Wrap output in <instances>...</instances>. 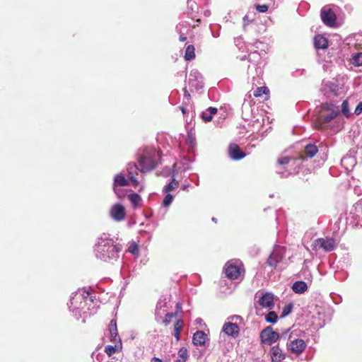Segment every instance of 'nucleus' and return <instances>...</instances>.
<instances>
[{
  "label": "nucleus",
  "mask_w": 362,
  "mask_h": 362,
  "mask_svg": "<svg viewBox=\"0 0 362 362\" xmlns=\"http://www.w3.org/2000/svg\"><path fill=\"white\" fill-rule=\"evenodd\" d=\"M110 214L115 221H121L126 216L125 209L122 204H116L111 207Z\"/></svg>",
  "instance_id": "8"
},
{
  "label": "nucleus",
  "mask_w": 362,
  "mask_h": 362,
  "mask_svg": "<svg viewBox=\"0 0 362 362\" xmlns=\"http://www.w3.org/2000/svg\"><path fill=\"white\" fill-rule=\"evenodd\" d=\"M195 48L193 45H189L187 47L185 53V59L187 61H190L195 58Z\"/></svg>",
  "instance_id": "22"
},
{
  "label": "nucleus",
  "mask_w": 362,
  "mask_h": 362,
  "mask_svg": "<svg viewBox=\"0 0 362 362\" xmlns=\"http://www.w3.org/2000/svg\"><path fill=\"white\" fill-rule=\"evenodd\" d=\"M283 259V255L281 250H272L271 255L267 259V264L272 269H275L277 264Z\"/></svg>",
  "instance_id": "11"
},
{
  "label": "nucleus",
  "mask_w": 362,
  "mask_h": 362,
  "mask_svg": "<svg viewBox=\"0 0 362 362\" xmlns=\"http://www.w3.org/2000/svg\"><path fill=\"white\" fill-rule=\"evenodd\" d=\"M114 242L112 239H109L107 238H101L100 240L98 243V246L100 247H111L115 246L113 245ZM116 249V248H114Z\"/></svg>",
  "instance_id": "24"
},
{
  "label": "nucleus",
  "mask_w": 362,
  "mask_h": 362,
  "mask_svg": "<svg viewBox=\"0 0 362 362\" xmlns=\"http://www.w3.org/2000/svg\"><path fill=\"white\" fill-rule=\"evenodd\" d=\"M117 251L118 250H102L100 252L99 257L103 261L107 262L110 260V254H111L113 257H118Z\"/></svg>",
  "instance_id": "19"
},
{
  "label": "nucleus",
  "mask_w": 362,
  "mask_h": 362,
  "mask_svg": "<svg viewBox=\"0 0 362 362\" xmlns=\"http://www.w3.org/2000/svg\"><path fill=\"white\" fill-rule=\"evenodd\" d=\"M128 199H129V201L134 204V206H137L139 204V203L141 202V197L137 194H135V193H133V194H130L129 196H128Z\"/></svg>",
  "instance_id": "29"
},
{
  "label": "nucleus",
  "mask_w": 362,
  "mask_h": 362,
  "mask_svg": "<svg viewBox=\"0 0 362 362\" xmlns=\"http://www.w3.org/2000/svg\"><path fill=\"white\" fill-rule=\"evenodd\" d=\"M278 315L274 311H269L265 316V320L268 323H275L277 322Z\"/></svg>",
  "instance_id": "28"
},
{
  "label": "nucleus",
  "mask_w": 362,
  "mask_h": 362,
  "mask_svg": "<svg viewBox=\"0 0 362 362\" xmlns=\"http://www.w3.org/2000/svg\"><path fill=\"white\" fill-rule=\"evenodd\" d=\"M179 40H180L181 42H184V41H185V40H187V37H185V36H182V35H180V36Z\"/></svg>",
  "instance_id": "48"
},
{
  "label": "nucleus",
  "mask_w": 362,
  "mask_h": 362,
  "mask_svg": "<svg viewBox=\"0 0 362 362\" xmlns=\"http://www.w3.org/2000/svg\"><path fill=\"white\" fill-rule=\"evenodd\" d=\"M114 185L124 187L128 185V182L122 174L117 175L114 179Z\"/></svg>",
  "instance_id": "23"
},
{
  "label": "nucleus",
  "mask_w": 362,
  "mask_h": 362,
  "mask_svg": "<svg viewBox=\"0 0 362 362\" xmlns=\"http://www.w3.org/2000/svg\"><path fill=\"white\" fill-rule=\"evenodd\" d=\"M116 257H113L111 254H110V259H115Z\"/></svg>",
  "instance_id": "52"
},
{
  "label": "nucleus",
  "mask_w": 362,
  "mask_h": 362,
  "mask_svg": "<svg viewBox=\"0 0 362 362\" xmlns=\"http://www.w3.org/2000/svg\"><path fill=\"white\" fill-rule=\"evenodd\" d=\"M280 334L279 339L284 340H293L292 339V333L290 332V329H288L285 331H283Z\"/></svg>",
  "instance_id": "34"
},
{
  "label": "nucleus",
  "mask_w": 362,
  "mask_h": 362,
  "mask_svg": "<svg viewBox=\"0 0 362 362\" xmlns=\"http://www.w3.org/2000/svg\"><path fill=\"white\" fill-rule=\"evenodd\" d=\"M341 112L346 117H349L351 112L349 108V103L347 100L343 101L341 104Z\"/></svg>",
  "instance_id": "31"
},
{
  "label": "nucleus",
  "mask_w": 362,
  "mask_h": 362,
  "mask_svg": "<svg viewBox=\"0 0 362 362\" xmlns=\"http://www.w3.org/2000/svg\"><path fill=\"white\" fill-rule=\"evenodd\" d=\"M239 318H241L240 316L238 315H234L231 317L232 320H234V319H239Z\"/></svg>",
  "instance_id": "50"
},
{
  "label": "nucleus",
  "mask_w": 362,
  "mask_h": 362,
  "mask_svg": "<svg viewBox=\"0 0 362 362\" xmlns=\"http://www.w3.org/2000/svg\"><path fill=\"white\" fill-rule=\"evenodd\" d=\"M179 185L178 181H177L175 178L172 179V181L165 187V191L166 192L173 190L177 188Z\"/></svg>",
  "instance_id": "32"
},
{
  "label": "nucleus",
  "mask_w": 362,
  "mask_h": 362,
  "mask_svg": "<svg viewBox=\"0 0 362 362\" xmlns=\"http://www.w3.org/2000/svg\"><path fill=\"white\" fill-rule=\"evenodd\" d=\"M262 344L272 345L280 338V334L274 331L271 326L264 328L259 334Z\"/></svg>",
  "instance_id": "1"
},
{
  "label": "nucleus",
  "mask_w": 362,
  "mask_h": 362,
  "mask_svg": "<svg viewBox=\"0 0 362 362\" xmlns=\"http://www.w3.org/2000/svg\"><path fill=\"white\" fill-rule=\"evenodd\" d=\"M255 8L259 13H266L269 9V6L266 4H255Z\"/></svg>",
  "instance_id": "37"
},
{
  "label": "nucleus",
  "mask_w": 362,
  "mask_h": 362,
  "mask_svg": "<svg viewBox=\"0 0 362 362\" xmlns=\"http://www.w3.org/2000/svg\"><path fill=\"white\" fill-rule=\"evenodd\" d=\"M334 107V105L332 103H325L322 104V108L327 111H330L331 112L332 110H336Z\"/></svg>",
  "instance_id": "40"
},
{
  "label": "nucleus",
  "mask_w": 362,
  "mask_h": 362,
  "mask_svg": "<svg viewBox=\"0 0 362 362\" xmlns=\"http://www.w3.org/2000/svg\"><path fill=\"white\" fill-rule=\"evenodd\" d=\"M339 115V112L337 109L336 110H332V112H330L329 115H322V120L325 123H328L330 121H332L333 119L336 118Z\"/></svg>",
  "instance_id": "25"
},
{
  "label": "nucleus",
  "mask_w": 362,
  "mask_h": 362,
  "mask_svg": "<svg viewBox=\"0 0 362 362\" xmlns=\"http://www.w3.org/2000/svg\"><path fill=\"white\" fill-rule=\"evenodd\" d=\"M224 272L226 277L231 280L238 279L240 275V268L231 261H228L226 263Z\"/></svg>",
  "instance_id": "5"
},
{
  "label": "nucleus",
  "mask_w": 362,
  "mask_h": 362,
  "mask_svg": "<svg viewBox=\"0 0 362 362\" xmlns=\"http://www.w3.org/2000/svg\"><path fill=\"white\" fill-rule=\"evenodd\" d=\"M263 94H264V95L269 94V90L266 86L259 87L253 93V95L255 98L261 97Z\"/></svg>",
  "instance_id": "27"
},
{
  "label": "nucleus",
  "mask_w": 362,
  "mask_h": 362,
  "mask_svg": "<svg viewBox=\"0 0 362 362\" xmlns=\"http://www.w3.org/2000/svg\"><path fill=\"white\" fill-rule=\"evenodd\" d=\"M274 294L266 292L259 298L257 303L261 308L272 310L274 307Z\"/></svg>",
  "instance_id": "7"
},
{
  "label": "nucleus",
  "mask_w": 362,
  "mask_h": 362,
  "mask_svg": "<svg viewBox=\"0 0 362 362\" xmlns=\"http://www.w3.org/2000/svg\"><path fill=\"white\" fill-rule=\"evenodd\" d=\"M110 337H117V320L115 319H112L109 324L108 327Z\"/></svg>",
  "instance_id": "26"
},
{
  "label": "nucleus",
  "mask_w": 362,
  "mask_h": 362,
  "mask_svg": "<svg viewBox=\"0 0 362 362\" xmlns=\"http://www.w3.org/2000/svg\"><path fill=\"white\" fill-rule=\"evenodd\" d=\"M207 338L206 334L203 331H197L192 338V342L195 346H203Z\"/></svg>",
  "instance_id": "15"
},
{
  "label": "nucleus",
  "mask_w": 362,
  "mask_h": 362,
  "mask_svg": "<svg viewBox=\"0 0 362 362\" xmlns=\"http://www.w3.org/2000/svg\"><path fill=\"white\" fill-rule=\"evenodd\" d=\"M122 349V341L121 339H119V344H115V346L108 345L105 346V351L108 356H111L115 353L120 351Z\"/></svg>",
  "instance_id": "18"
},
{
  "label": "nucleus",
  "mask_w": 362,
  "mask_h": 362,
  "mask_svg": "<svg viewBox=\"0 0 362 362\" xmlns=\"http://www.w3.org/2000/svg\"><path fill=\"white\" fill-rule=\"evenodd\" d=\"M139 170L146 173L152 170L156 167V162L151 156H141L138 160Z\"/></svg>",
  "instance_id": "2"
},
{
  "label": "nucleus",
  "mask_w": 362,
  "mask_h": 362,
  "mask_svg": "<svg viewBox=\"0 0 362 362\" xmlns=\"http://www.w3.org/2000/svg\"><path fill=\"white\" fill-rule=\"evenodd\" d=\"M292 308H293V305L291 303H289V304L285 305L283 308V310H282V313L281 315V317L283 318V317H285L286 316H287L288 315H289L292 310Z\"/></svg>",
  "instance_id": "35"
},
{
  "label": "nucleus",
  "mask_w": 362,
  "mask_h": 362,
  "mask_svg": "<svg viewBox=\"0 0 362 362\" xmlns=\"http://www.w3.org/2000/svg\"><path fill=\"white\" fill-rule=\"evenodd\" d=\"M293 160H295V159L293 158H292V157L284 156V157H282V158H279L277 160V164H279L280 165H284H284H288Z\"/></svg>",
  "instance_id": "33"
},
{
  "label": "nucleus",
  "mask_w": 362,
  "mask_h": 362,
  "mask_svg": "<svg viewBox=\"0 0 362 362\" xmlns=\"http://www.w3.org/2000/svg\"><path fill=\"white\" fill-rule=\"evenodd\" d=\"M151 362H163V361L157 357H153L151 360Z\"/></svg>",
  "instance_id": "45"
},
{
  "label": "nucleus",
  "mask_w": 362,
  "mask_h": 362,
  "mask_svg": "<svg viewBox=\"0 0 362 362\" xmlns=\"http://www.w3.org/2000/svg\"><path fill=\"white\" fill-rule=\"evenodd\" d=\"M173 199V196L170 194H167L165 195V197H164V199L163 202V206H167L170 205L171 204Z\"/></svg>",
  "instance_id": "38"
},
{
  "label": "nucleus",
  "mask_w": 362,
  "mask_h": 362,
  "mask_svg": "<svg viewBox=\"0 0 362 362\" xmlns=\"http://www.w3.org/2000/svg\"><path fill=\"white\" fill-rule=\"evenodd\" d=\"M317 152L318 148L315 145L308 144L305 146L304 151L299 156L298 158L302 160H305L308 158H312L317 154Z\"/></svg>",
  "instance_id": "12"
},
{
  "label": "nucleus",
  "mask_w": 362,
  "mask_h": 362,
  "mask_svg": "<svg viewBox=\"0 0 362 362\" xmlns=\"http://www.w3.org/2000/svg\"><path fill=\"white\" fill-rule=\"evenodd\" d=\"M243 21H244V22L248 21V16H245L243 18Z\"/></svg>",
  "instance_id": "51"
},
{
  "label": "nucleus",
  "mask_w": 362,
  "mask_h": 362,
  "mask_svg": "<svg viewBox=\"0 0 362 362\" xmlns=\"http://www.w3.org/2000/svg\"><path fill=\"white\" fill-rule=\"evenodd\" d=\"M314 45L317 49H326L328 47V40L321 35H317L314 37Z\"/></svg>",
  "instance_id": "16"
},
{
  "label": "nucleus",
  "mask_w": 362,
  "mask_h": 362,
  "mask_svg": "<svg viewBox=\"0 0 362 362\" xmlns=\"http://www.w3.org/2000/svg\"><path fill=\"white\" fill-rule=\"evenodd\" d=\"M292 290L296 293H303L308 290L307 284L303 281H297L293 284Z\"/></svg>",
  "instance_id": "17"
},
{
  "label": "nucleus",
  "mask_w": 362,
  "mask_h": 362,
  "mask_svg": "<svg viewBox=\"0 0 362 362\" xmlns=\"http://www.w3.org/2000/svg\"><path fill=\"white\" fill-rule=\"evenodd\" d=\"M139 168L135 163H129L127 166L128 176L129 180H131L132 185L137 186L139 185V181L135 177V175H138Z\"/></svg>",
  "instance_id": "14"
},
{
  "label": "nucleus",
  "mask_w": 362,
  "mask_h": 362,
  "mask_svg": "<svg viewBox=\"0 0 362 362\" xmlns=\"http://www.w3.org/2000/svg\"><path fill=\"white\" fill-rule=\"evenodd\" d=\"M314 249H333L336 247V240L332 238H318L313 244Z\"/></svg>",
  "instance_id": "4"
},
{
  "label": "nucleus",
  "mask_w": 362,
  "mask_h": 362,
  "mask_svg": "<svg viewBox=\"0 0 362 362\" xmlns=\"http://www.w3.org/2000/svg\"><path fill=\"white\" fill-rule=\"evenodd\" d=\"M362 112V102H360L355 108L354 113L356 115H360Z\"/></svg>",
  "instance_id": "41"
},
{
  "label": "nucleus",
  "mask_w": 362,
  "mask_h": 362,
  "mask_svg": "<svg viewBox=\"0 0 362 362\" xmlns=\"http://www.w3.org/2000/svg\"><path fill=\"white\" fill-rule=\"evenodd\" d=\"M228 151L229 157L235 160H241L246 156V153L235 143H232L229 145Z\"/></svg>",
  "instance_id": "9"
},
{
  "label": "nucleus",
  "mask_w": 362,
  "mask_h": 362,
  "mask_svg": "<svg viewBox=\"0 0 362 362\" xmlns=\"http://www.w3.org/2000/svg\"><path fill=\"white\" fill-rule=\"evenodd\" d=\"M176 316V313H167L165 317V319L163 320V323L165 325H169L173 318L174 317Z\"/></svg>",
  "instance_id": "36"
},
{
  "label": "nucleus",
  "mask_w": 362,
  "mask_h": 362,
  "mask_svg": "<svg viewBox=\"0 0 362 362\" xmlns=\"http://www.w3.org/2000/svg\"><path fill=\"white\" fill-rule=\"evenodd\" d=\"M274 249H275V250H277L278 248H277V247H275ZM281 249H284V247H282Z\"/></svg>",
  "instance_id": "53"
},
{
  "label": "nucleus",
  "mask_w": 362,
  "mask_h": 362,
  "mask_svg": "<svg viewBox=\"0 0 362 362\" xmlns=\"http://www.w3.org/2000/svg\"><path fill=\"white\" fill-rule=\"evenodd\" d=\"M180 109L181 110L182 112L184 115H185V114H186L187 110H186V109H185L184 107L180 106Z\"/></svg>",
  "instance_id": "49"
},
{
  "label": "nucleus",
  "mask_w": 362,
  "mask_h": 362,
  "mask_svg": "<svg viewBox=\"0 0 362 362\" xmlns=\"http://www.w3.org/2000/svg\"><path fill=\"white\" fill-rule=\"evenodd\" d=\"M128 249H138V245L135 243H132Z\"/></svg>",
  "instance_id": "46"
},
{
  "label": "nucleus",
  "mask_w": 362,
  "mask_h": 362,
  "mask_svg": "<svg viewBox=\"0 0 362 362\" xmlns=\"http://www.w3.org/2000/svg\"><path fill=\"white\" fill-rule=\"evenodd\" d=\"M321 19L325 25L334 27L336 23L337 16L331 8H322L320 13Z\"/></svg>",
  "instance_id": "3"
},
{
  "label": "nucleus",
  "mask_w": 362,
  "mask_h": 362,
  "mask_svg": "<svg viewBox=\"0 0 362 362\" xmlns=\"http://www.w3.org/2000/svg\"><path fill=\"white\" fill-rule=\"evenodd\" d=\"M184 322L182 320H177L174 325V337L177 341L180 340V334L182 329Z\"/></svg>",
  "instance_id": "21"
},
{
  "label": "nucleus",
  "mask_w": 362,
  "mask_h": 362,
  "mask_svg": "<svg viewBox=\"0 0 362 362\" xmlns=\"http://www.w3.org/2000/svg\"><path fill=\"white\" fill-rule=\"evenodd\" d=\"M202 118L205 122H209L212 120V115L206 110L202 112Z\"/></svg>",
  "instance_id": "39"
},
{
  "label": "nucleus",
  "mask_w": 362,
  "mask_h": 362,
  "mask_svg": "<svg viewBox=\"0 0 362 362\" xmlns=\"http://www.w3.org/2000/svg\"><path fill=\"white\" fill-rule=\"evenodd\" d=\"M183 90H184V95H185V97L186 98H187L188 100H189V99H190V94H189V93L188 92V90H187V88H185L183 89Z\"/></svg>",
  "instance_id": "44"
},
{
  "label": "nucleus",
  "mask_w": 362,
  "mask_h": 362,
  "mask_svg": "<svg viewBox=\"0 0 362 362\" xmlns=\"http://www.w3.org/2000/svg\"><path fill=\"white\" fill-rule=\"evenodd\" d=\"M131 252L134 256H139V250H129Z\"/></svg>",
  "instance_id": "47"
},
{
  "label": "nucleus",
  "mask_w": 362,
  "mask_h": 362,
  "mask_svg": "<svg viewBox=\"0 0 362 362\" xmlns=\"http://www.w3.org/2000/svg\"><path fill=\"white\" fill-rule=\"evenodd\" d=\"M287 347L291 352L298 356L304 351L306 344L301 339H293L289 344H287Z\"/></svg>",
  "instance_id": "6"
},
{
  "label": "nucleus",
  "mask_w": 362,
  "mask_h": 362,
  "mask_svg": "<svg viewBox=\"0 0 362 362\" xmlns=\"http://www.w3.org/2000/svg\"><path fill=\"white\" fill-rule=\"evenodd\" d=\"M352 64L355 66L362 65V52H358L354 54L351 59Z\"/></svg>",
  "instance_id": "30"
},
{
  "label": "nucleus",
  "mask_w": 362,
  "mask_h": 362,
  "mask_svg": "<svg viewBox=\"0 0 362 362\" xmlns=\"http://www.w3.org/2000/svg\"><path fill=\"white\" fill-rule=\"evenodd\" d=\"M269 354L272 362H281L286 358V355L283 353L279 344L272 346Z\"/></svg>",
  "instance_id": "13"
},
{
  "label": "nucleus",
  "mask_w": 362,
  "mask_h": 362,
  "mask_svg": "<svg viewBox=\"0 0 362 362\" xmlns=\"http://www.w3.org/2000/svg\"><path fill=\"white\" fill-rule=\"evenodd\" d=\"M177 359L175 362H187L189 358L188 351L185 347L180 349L177 353Z\"/></svg>",
  "instance_id": "20"
},
{
  "label": "nucleus",
  "mask_w": 362,
  "mask_h": 362,
  "mask_svg": "<svg viewBox=\"0 0 362 362\" xmlns=\"http://www.w3.org/2000/svg\"><path fill=\"white\" fill-rule=\"evenodd\" d=\"M222 331L228 336L237 338L240 333V327L236 323L228 322L223 325Z\"/></svg>",
  "instance_id": "10"
},
{
  "label": "nucleus",
  "mask_w": 362,
  "mask_h": 362,
  "mask_svg": "<svg viewBox=\"0 0 362 362\" xmlns=\"http://www.w3.org/2000/svg\"><path fill=\"white\" fill-rule=\"evenodd\" d=\"M119 339H121L117 334V337H110V341L117 343L116 344H119Z\"/></svg>",
  "instance_id": "43"
},
{
  "label": "nucleus",
  "mask_w": 362,
  "mask_h": 362,
  "mask_svg": "<svg viewBox=\"0 0 362 362\" xmlns=\"http://www.w3.org/2000/svg\"><path fill=\"white\" fill-rule=\"evenodd\" d=\"M206 111L209 112L210 115H214L217 113L218 110L216 107H210L206 110Z\"/></svg>",
  "instance_id": "42"
}]
</instances>
